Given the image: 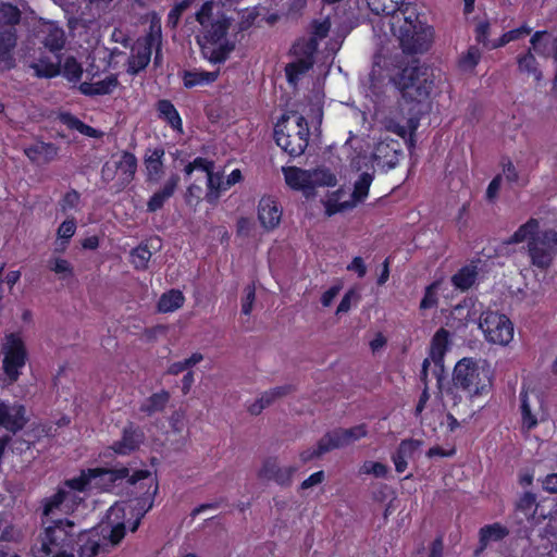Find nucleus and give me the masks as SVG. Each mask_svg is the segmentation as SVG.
<instances>
[{
    "mask_svg": "<svg viewBox=\"0 0 557 557\" xmlns=\"http://www.w3.org/2000/svg\"><path fill=\"white\" fill-rule=\"evenodd\" d=\"M420 442L413 438L403 440L396 450L392 454V461L395 470L398 473L405 472L408 467V458H411L414 451L419 448Z\"/></svg>",
    "mask_w": 557,
    "mask_h": 557,
    "instance_id": "aec40b11",
    "label": "nucleus"
},
{
    "mask_svg": "<svg viewBox=\"0 0 557 557\" xmlns=\"http://www.w3.org/2000/svg\"><path fill=\"white\" fill-rule=\"evenodd\" d=\"M227 190L223 173L210 172L207 175V193L205 199L210 205H215L221 197V193Z\"/></svg>",
    "mask_w": 557,
    "mask_h": 557,
    "instance_id": "72a5a7b5",
    "label": "nucleus"
},
{
    "mask_svg": "<svg viewBox=\"0 0 557 557\" xmlns=\"http://www.w3.org/2000/svg\"><path fill=\"white\" fill-rule=\"evenodd\" d=\"M178 182L180 177L177 174L171 175L163 187L149 198L147 202V211L157 212L162 209L165 201L174 195Z\"/></svg>",
    "mask_w": 557,
    "mask_h": 557,
    "instance_id": "5701e85b",
    "label": "nucleus"
},
{
    "mask_svg": "<svg viewBox=\"0 0 557 557\" xmlns=\"http://www.w3.org/2000/svg\"><path fill=\"white\" fill-rule=\"evenodd\" d=\"M164 156L165 150L161 146L147 150L144 163L150 180H157L163 173Z\"/></svg>",
    "mask_w": 557,
    "mask_h": 557,
    "instance_id": "c756f323",
    "label": "nucleus"
},
{
    "mask_svg": "<svg viewBox=\"0 0 557 557\" xmlns=\"http://www.w3.org/2000/svg\"><path fill=\"white\" fill-rule=\"evenodd\" d=\"M60 121L67 128L79 132L81 134L96 138L98 137V131L90 125L85 124L82 120L70 112H63L60 114Z\"/></svg>",
    "mask_w": 557,
    "mask_h": 557,
    "instance_id": "79ce46f5",
    "label": "nucleus"
},
{
    "mask_svg": "<svg viewBox=\"0 0 557 557\" xmlns=\"http://www.w3.org/2000/svg\"><path fill=\"white\" fill-rule=\"evenodd\" d=\"M287 126L277 124L274 128V140L276 145L289 157L296 158L301 156L309 144V126L307 120L302 115L296 117V126L293 132Z\"/></svg>",
    "mask_w": 557,
    "mask_h": 557,
    "instance_id": "6e6552de",
    "label": "nucleus"
},
{
    "mask_svg": "<svg viewBox=\"0 0 557 557\" xmlns=\"http://www.w3.org/2000/svg\"><path fill=\"white\" fill-rule=\"evenodd\" d=\"M510 534V530L500 522L485 524L480 528L478 536V546L474 550L475 556L481 555L492 543H498Z\"/></svg>",
    "mask_w": 557,
    "mask_h": 557,
    "instance_id": "f3484780",
    "label": "nucleus"
},
{
    "mask_svg": "<svg viewBox=\"0 0 557 557\" xmlns=\"http://www.w3.org/2000/svg\"><path fill=\"white\" fill-rule=\"evenodd\" d=\"M257 215L262 228L271 232L280 226L283 209L274 196L265 195L258 202Z\"/></svg>",
    "mask_w": 557,
    "mask_h": 557,
    "instance_id": "ddd939ff",
    "label": "nucleus"
},
{
    "mask_svg": "<svg viewBox=\"0 0 557 557\" xmlns=\"http://www.w3.org/2000/svg\"><path fill=\"white\" fill-rule=\"evenodd\" d=\"M22 20V12L11 2H0V26L15 28Z\"/></svg>",
    "mask_w": 557,
    "mask_h": 557,
    "instance_id": "37998d69",
    "label": "nucleus"
},
{
    "mask_svg": "<svg viewBox=\"0 0 557 557\" xmlns=\"http://www.w3.org/2000/svg\"><path fill=\"white\" fill-rule=\"evenodd\" d=\"M36 557H75L79 543V527L69 519H57L38 535Z\"/></svg>",
    "mask_w": 557,
    "mask_h": 557,
    "instance_id": "20e7f679",
    "label": "nucleus"
},
{
    "mask_svg": "<svg viewBox=\"0 0 557 557\" xmlns=\"http://www.w3.org/2000/svg\"><path fill=\"white\" fill-rule=\"evenodd\" d=\"M76 231V222L75 219H67L63 221L58 227V236L62 240L69 242L75 234Z\"/></svg>",
    "mask_w": 557,
    "mask_h": 557,
    "instance_id": "69168bd1",
    "label": "nucleus"
},
{
    "mask_svg": "<svg viewBox=\"0 0 557 557\" xmlns=\"http://www.w3.org/2000/svg\"><path fill=\"white\" fill-rule=\"evenodd\" d=\"M48 267L52 272L63 274V278L73 276V267L65 259L53 258L49 261Z\"/></svg>",
    "mask_w": 557,
    "mask_h": 557,
    "instance_id": "bf43d9fd",
    "label": "nucleus"
},
{
    "mask_svg": "<svg viewBox=\"0 0 557 557\" xmlns=\"http://www.w3.org/2000/svg\"><path fill=\"white\" fill-rule=\"evenodd\" d=\"M310 191L314 190L315 187H333L336 185L337 180L334 173L326 168H318L309 171Z\"/></svg>",
    "mask_w": 557,
    "mask_h": 557,
    "instance_id": "ea45409f",
    "label": "nucleus"
},
{
    "mask_svg": "<svg viewBox=\"0 0 557 557\" xmlns=\"http://www.w3.org/2000/svg\"><path fill=\"white\" fill-rule=\"evenodd\" d=\"M81 201V194L72 188L69 191H66L61 200L59 201L60 210L63 213H66L70 210L76 209Z\"/></svg>",
    "mask_w": 557,
    "mask_h": 557,
    "instance_id": "6e6d98bb",
    "label": "nucleus"
},
{
    "mask_svg": "<svg viewBox=\"0 0 557 557\" xmlns=\"http://www.w3.org/2000/svg\"><path fill=\"white\" fill-rule=\"evenodd\" d=\"M55 61H51L48 57H40L32 67L37 77L53 78L61 74V54H54Z\"/></svg>",
    "mask_w": 557,
    "mask_h": 557,
    "instance_id": "473e14b6",
    "label": "nucleus"
},
{
    "mask_svg": "<svg viewBox=\"0 0 557 557\" xmlns=\"http://www.w3.org/2000/svg\"><path fill=\"white\" fill-rule=\"evenodd\" d=\"M490 23L487 21L480 22L474 29L475 40L478 44L482 45L484 48L487 49L490 46Z\"/></svg>",
    "mask_w": 557,
    "mask_h": 557,
    "instance_id": "0e129e2a",
    "label": "nucleus"
},
{
    "mask_svg": "<svg viewBox=\"0 0 557 557\" xmlns=\"http://www.w3.org/2000/svg\"><path fill=\"white\" fill-rule=\"evenodd\" d=\"M203 359V356L200 352H194L190 357L182 360L173 362L168 368V373L171 375H178L184 371L190 370L194 366L199 363Z\"/></svg>",
    "mask_w": 557,
    "mask_h": 557,
    "instance_id": "864d4df0",
    "label": "nucleus"
},
{
    "mask_svg": "<svg viewBox=\"0 0 557 557\" xmlns=\"http://www.w3.org/2000/svg\"><path fill=\"white\" fill-rule=\"evenodd\" d=\"M59 148L53 143L37 141L24 149L25 156L33 162L40 156H45L47 162L52 161L58 156Z\"/></svg>",
    "mask_w": 557,
    "mask_h": 557,
    "instance_id": "f704fd0d",
    "label": "nucleus"
},
{
    "mask_svg": "<svg viewBox=\"0 0 557 557\" xmlns=\"http://www.w3.org/2000/svg\"><path fill=\"white\" fill-rule=\"evenodd\" d=\"M280 469L277 459L275 457L267 458L261 469L258 472V476L260 479L273 481V475H275L276 471Z\"/></svg>",
    "mask_w": 557,
    "mask_h": 557,
    "instance_id": "052dcab7",
    "label": "nucleus"
},
{
    "mask_svg": "<svg viewBox=\"0 0 557 557\" xmlns=\"http://www.w3.org/2000/svg\"><path fill=\"white\" fill-rule=\"evenodd\" d=\"M521 428L525 431L535 429L539 424L537 412L535 407L530 403L528 392L522 389L519 394Z\"/></svg>",
    "mask_w": 557,
    "mask_h": 557,
    "instance_id": "c85d7f7f",
    "label": "nucleus"
},
{
    "mask_svg": "<svg viewBox=\"0 0 557 557\" xmlns=\"http://www.w3.org/2000/svg\"><path fill=\"white\" fill-rule=\"evenodd\" d=\"M517 64L521 73L533 75L536 82L542 79V71L539 69V63L532 53L531 48H529L527 52L517 57Z\"/></svg>",
    "mask_w": 557,
    "mask_h": 557,
    "instance_id": "58836bf2",
    "label": "nucleus"
},
{
    "mask_svg": "<svg viewBox=\"0 0 557 557\" xmlns=\"http://www.w3.org/2000/svg\"><path fill=\"white\" fill-rule=\"evenodd\" d=\"M117 168L119 178L113 185L115 193L124 190L135 178L137 171V158L129 151H122L120 160L114 162Z\"/></svg>",
    "mask_w": 557,
    "mask_h": 557,
    "instance_id": "dca6fc26",
    "label": "nucleus"
},
{
    "mask_svg": "<svg viewBox=\"0 0 557 557\" xmlns=\"http://www.w3.org/2000/svg\"><path fill=\"white\" fill-rule=\"evenodd\" d=\"M547 35L546 30H536L531 39L530 42L532 45V49L537 53L540 57H548L549 54V48L548 42L543 41L542 38Z\"/></svg>",
    "mask_w": 557,
    "mask_h": 557,
    "instance_id": "13d9d810",
    "label": "nucleus"
},
{
    "mask_svg": "<svg viewBox=\"0 0 557 557\" xmlns=\"http://www.w3.org/2000/svg\"><path fill=\"white\" fill-rule=\"evenodd\" d=\"M42 44L53 54H60L65 46L64 29L54 23H50Z\"/></svg>",
    "mask_w": 557,
    "mask_h": 557,
    "instance_id": "2f4dec72",
    "label": "nucleus"
},
{
    "mask_svg": "<svg viewBox=\"0 0 557 557\" xmlns=\"http://www.w3.org/2000/svg\"><path fill=\"white\" fill-rule=\"evenodd\" d=\"M442 281L435 280L424 288L423 297L420 301L419 309L426 311L430 309L437 308L438 306V290L441 288Z\"/></svg>",
    "mask_w": 557,
    "mask_h": 557,
    "instance_id": "a18cd8bd",
    "label": "nucleus"
},
{
    "mask_svg": "<svg viewBox=\"0 0 557 557\" xmlns=\"http://www.w3.org/2000/svg\"><path fill=\"white\" fill-rule=\"evenodd\" d=\"M286 184L295 190L310 191L309 170L297 166L283 169Z\"/></svg>",
    "mask_w": 557,
    "mask_h": 557,
    "instance_id": "cd10ccee",
    "label": "nucleus"
},
{
    "mask_svg": "<svg viewBox=\"0 0 557 557\" xmlns=\"http://www.w3.org/2000/svg\"><path fill=\"white\" fill-rule=\"evenodd\" d=\"M219 77V71L208 72L203 70H185L182 73V81L185 88H194L214 83Z\"/></svg>",
    "mask_w": 557,
    "mask_h": 557,
    "instance_id": "393cba45",
    "label": "nucleus"
},
{
    "mask_svg": "<svg viewBox=\"0 0 557 557\" xmlns=\"http://www.w3.org/2000/svg\"><path fill=\"white\" fill-rule=\"evenodd\" d=\"M556 252L557 232L553 228L543 231L537 239L528 243L530 262L542 271L553 264Z\"/></svg>",
    "mask_w": 557,
    "mask_h": 557,
    "instance_id": "9d476101",
    "label": "nucleus"
},
{
    "mask_svg": "<svg viewBox=\"0 0 557 557\" xmlns=\"http://www.w3.org/2000/svg\"><path fill=\"white\" fill-rule=\"evenodd\" d=\"M151 256L152 253L146 245H139L131 251V263L136 270H146Z\"/></svg>",
    "mask_w": 557,
    "mask_h": 557,
    "instance_id": "3c124183",
    "label": "nucleus"
},
{
    "mask_svg": "<svg viewBox=\"0 0 557 557\" xmlns=\"http://www.w3.org/2000/svg\"><path fill=\"white\" fill-rule=\"evenodd\" d=\"M141 481L148 482L140 483V485H147V490L135 499L136 505L134 511H136V519H134L128 525L131 532H135L138 529L141 519L152 508L154 497L159 491L158 480L157 478H152L151 474L149 478L143 479Z\"/></svg>",
    "mask_w": 557,
    "mask_h": 557,
    "instance_id": "4468645a",
    "label": "nucleus"
},
{
    "mask_svg": "<svg viewBox=\"0 0 557 557\" xmlns=\"http://www.w3.org/2000/svg\"><path fill=\"white\" fill-rule=\"evenodd\" d=\"M154 41L156 37L154 34L151 32L150 34H148L146 38V44L133 51L127 63L128 74L137 75L139 72L144 71L148 66L151 60L152 47L154 45Z\"/></svg>",
    "mask_w": 557,
    "mask_h": 557,
    "instance_id": "a211bd4d",
    "label": "nucleus"
},
{
    "mask_svg": "<svg viewBox=\"0 0 557 557\" xmlns=\"http://www.w3.org/2000/svg\"><path fill=\"white\" fill-rule=\"evenodd\" d=\"M372 181L373 175L368 172H363L359 175L351 194L354 202H362L368 197Z\"/></svg>",
    "mask_w": 557,
    "mask_h": 557,
    "instance_id": "09e8293b",
    "label": "nucleus"
},
{
    "mask_svg": "<svg viewBox=\"0 0 557 557\" xmlns=\"http://www.w3.org/2000/svg\"><path fill=\"white\" fill-rule=\"evenodd\" d=\"M292 387L289 385L277 386L268 392H264L259 398L264 405L270 406L276 398L287 395Z\"/></svg>",
    "mask_w": 557,
    "mask_h": 557,
    "instance_id": "e2e57ef3",
    "label": "nucleus"
},
{
    "mask_svg": "<svg viewBox=\"0 0 557 557\" xmlns=\"http://www.w3.org/2000/svg\"><path fill=\"white\" fill-rule=\"evenodd\" d=\"M63 76L71 83H78L83 75V67L74 57H67L61 67Z\"/></svg>",
    "mask_w": 557,
    "mask_h": 557,
    "instance_id": "8fccbe9b",
    "label": "nucleus"
},
{
    "mask_svg": "<svg viewBox=\"0 0 557 557\" xmlns=\"http://www.w3.org/2000/svg\"><path fill=\"white\" fill-rule=\"evenodd\" d=\"M367 3L373 14L393 17L392 30L404 53H424L430 49L433 28L421 18L416 4L404 0H367Z\"/></svg>",
    "mask_w": 557,
    "mask_h": 557,
    "instance_id": "f257e3e1",
    "label": "nucleus"
},
{
    "mask_svg": "<svg viewBox=\"0 0 557 557\" xmlns=\"http://www.w3.org/2000/svg\"><path fill=\"white\" fill-rule=\"evenodd\" d=\"M26 410L23 405L13 408V412L8 409V418L4 419L3 428L12 433H16L24 429L27 423L25 417Z\"/></svg>",
    "mask_w": 557,
    "mask_h": 557,
    "instance_id": "c03bdc74",
    "label": "nucleus"
},
{
    "mask_svg": "<svg viewBox=\"0 0 557 557\" xmlns=\"http://www.w3.org/2000/svg\"><path fill=\"white\" fill-rule=\"evenodd\" d=\"M516 508L528 519L533 518L537 509L535 494L532 492H524L517 502Z\"/></svg>",
    "mask_w": 557,
    "mask_h": 557,
    "instance_id": "603ef678",
    "label": "nucleus"
},
{
    "mask_svg": "<svg viewBox=\"0 0 557 557\" xmlns=\"http://www.w3.org/2000/svg\"><path fill=\"white\" fill-rule=\"evenodd\" d=\"M117 77L111 74L95 83L83 82L78 86V90L81 94L88 97L104 96L110 95L117 87Z\"/></svg>",
    "mask_w": 557,
    "mask_h": 557,
    "instance_id": "4be33fe9",
    "label": "nucleus"
},
{
    "mask_svg": "<svg viewBox=\"0 0 557 557\" xmlns=\"http://www.w3.org/2000/svg\"><path fill=\"white\" fill-rule=\"evenodd\" d=\"M76 550L79 557H95L100 550V544L79 529V543L76 545Z\"/></svg>",
    "mask_w": 557,
    "mask_h": 557,
    "instance_id": "de8ad7c7",
    "label": "nucleus"
},
{
    "mask_svg": "<svg viewBox=\"0 0 557 557\" xmlns=\"http://www.w3.org/2000/svg\"><path fill=\"white\" fill-rule=\"evenodd\" d=\"M94 468L82 470L79 475L65 481V485L73 491L86 492L95 488V480H97V472Z\"/></svg>",
    "mask_w": 557,
    "mask_h": 557,
    "instance_id": "c9c22d12",
    "label": "nucleus"
},
{
    "mask_svg": "<svg viewBox=\"0 0 557 557\" xmlns=\"http://www.w3.org/2000/svg\"><path fill=\"white\" fill-rule=\"evenodd\" d=\"M144 440V432L133 422H128L123 431L122 437L115 441L111 448L117 455H129L134 450L138 449Z\"/></svg>",
    "mask_w": 557,
    "mask_h": 557,
    "instance_id": "2eb2a0df",
    "label": "nucleus"
},
{
    "mask_svg": "<svg viewBox=\"0 0 557 557\" xmlns=\"http://www.w3.org/2000/svg\"><path fill=\"white\" fill-rule=\"evenodd\" d=\"M368 435V429L364 423L351 426L349 429L336 428L326 432L317 444L315 448H308L300 453L299 457L304 463H307L322 455L337 448H342L351 442L363 438Z\"/></svg>",
    "mask_w": 557,
    "mask_h": 557,
    "instance_id": "0eeeda50",
    "label": "nucleus"
},
{
    "mask_svg": "<svg viewBox=\"0 0 557 557\" xmlns=\"http://www.w3.org/2000/svg\"><path fill=\"white\" fill-rule=\"evenodd\" d=\"M214 8L215 3L208 0L195 13V20L200 26L196 42L203 59L212 64H221L235 50V42L227 38L233 17L221 10L214 12Z\"/></svg>",
    "mask_w": 557,
    "mask_h": 557,
    "instance_id": "f03ea898",
    "label": "nucleus"
},
{
    "mask_svg": "<svg viewBox=\"0 0 557 557\" xmlns=\"http://www.w3.org/2000/svg\"><path fill=\"white\" fill-rule=\"evenodd\" d=\"M190 5V0H182L176 3L169 12L168 20L172 22L173 25H176L180 16L186 11Z\"/></svg>",
    "mask_w": 557,
    "mask_h": 557,
    "instance_id": "774afa93",
    "label": "nucleus"
},
{
    "mask_svg": "<svg viewBox=\"0 0 557 557\" xmlns=\"http://www.w3.org/2000/svg\"><path fill=\"white\" fill-rule=\"evenodd\" d=\"M482 59V51L475 45L470 46L467 51L462 52L456 62L457 69L463 74H473L475 67Z\"/></svg>",
    "mask_w": 557,
    "mask_h": 557,
    "instance_id": "7c9ffc66",
    "label": "nucleus"
},
{
    "mask_svg": "<svg viewBox=\"0 0 557 557\" xmlns=\"http://www.w3.org/2000/svg\"><path fill=\"white\" fill-rule=\"evenodd\" d=\"M17 45V30L4 28L0 30V63L8 69L14 65L13 51Z\"/></svg>",
    "mask_w": 557,
    "mask_h": 557,
    "instance_id": "412c9836",
    "label": "nucleus"
},
{
    "mask_svg": "<svg viewBox=\"0 0 557 557\" xmlns=\"http://www.w3.org/2000/svg\"><path fill=\"white\" fill-rule=\"evenodd\" d=\"M451 345L450 332L440 327L431 338L429 359L433 361V375L436 379L437 387L441 389L445 379L444 357Z\"/></svg>",
    "mask_w": 557,
    "mask_h": 557,
    "instance_id": "f8f14e48",
    "label": "nucleus"
},
{
    "mask_svg": "<svg viewBox=\"0 0 557 557\" xmlns=\"http://www.w3.org/2000/svg\"><path fill=\"white\" fill-rule=\"evenodd\" d=\"M0 352L2 355L0 386L8 387L20 380L28 361V351L18 333H9L3 338Z\"/></svg>",
    "mask_w": 557,
    "mask_h": 557,
    "instance_id": "423d86ee",
    "label": "nucleus"
},
{
    "mask_svg": "<svg viewBox=\"0 0 557 557\" xmlns=\"http://www.w3.org/2000/svg\"><path fill=\"white\" fill-rule=\"evenodd\" d=\"M542 232H540V221L535 218H530L525 223L520 225L517 231L508 238L507 244L517 245L523 242H532L537 239Z\"/></svg>",
    "mask_w": 557,
    "mask_h": 557,
    "instance_id": "b1692460",
    "label": "nucleus"
},
{
    "mask_svg": "<svg viewBox=\"0 0 557 557\" xmlns=\"http://www.w3.org/2000/svg\"><path fill=\"white\" fill-rule=\"evenodd\" d=\"M358 298L359 295L355 289L347 290L337 306L336 314L348 312L351 308V300Z\"/></svg>",
    "mask_w": 557,
    "mask_h": 557,
    "instance_id": "338daca9",
    "label": "nucleus"
},
{
    "mask_svg": "<svg viewBox=\"0 0 557 557\" xmlns=\"http://www.w3.org/2000/svg\"><path fill=\"white\" fill-rule=\"evenodd\" d=\"M361 473L372 474L375 478L385 479L389 472V468L380 461H366L361 469Z\"/></svg>",
    "mask_w": 557,
    "mask_h": 557,
    "instance_id": "5fc2aeb1",
    "label": "nucleus"
},
{
    "mask_svg": "<svg viewBox=\"0 0 557 557\" xmlns=\"http://www.w3.org/2000/svg\"><path fill=\"white\" fill-rule=\"evenodd\" d=\"M99 470L97 472V480H95V488L104 492H112L119 482L126 480L129 485H135L143 479L150 476V471L147 469H139L132 474L127 467L120 468H94Z\"/></svg>",
    "mask_w": 557,
    "mask_h": 557,
    "instance_id": "9b49d317",
    "label": "nucleus"
},
{
    "mask_svg": "<svg viewBox=\"0 0 557 557\" xmlns=\"http://www.w3.org/2000/svg\"><path fill=\"white\" fill-rule=\"evenodd\" d=\"M480 330L488 343L506 346L513 338V324L510 319L496 311H485L481 314Z\"/></svg>",
    "mask_w": 557,
    "mask_h": 557,
    "instance_id": "1a4fd4ad",
    "label": "nucleus"
},
{
    "mask_svg": "<svg viewBox=\"0 0 557 557\" xmlns=\"http://www.w3.org/2000/svg\"><path fill=\"white\" fill-rule=\"evenodd\" d=\"M158 117L165 122L174 132L183 134V120L180 112L169 99H160L156 103Z\"/></svg>",
    "mask_w": 557,
    "mask_h": 557,
    "instance_id": "6ab92c4d",
    "label": "nucleus"
},
{
    "mask_svg": "<svg viewBox=\"0 0 557 557\" xmlns=\"http://www.w3.org/2000/svg\"><path fill=\"white\" fill-rule=\"evenodd\" d=\"M478 276L475 267L463 265L451 276V284L462 292L468 290L473 286Z\"/></svg>",
    "mask_w": 557,
    "mask_h": 557,
    "instance_id": "4c0bfd02",
    "label": "nucleus"
},
{
    "mask_svg": "<svg viewBox=\"0 0 557 557\" xmlns=\"http://www.w3.org/2000/svg\"><path fill=\"white\" fill-rule=\"evenodd\" d=\"M70 496V492L65 488L59 487L57 492L42 499V516L48 517L55 511H62L64 502Z\"/></svg>",
    "mask_w": 557,
    "mask_h": 557,
    "instance_id": "a19ab883",
    "label": "nucleus"
},
{
    "mask_svg": "<svg viewBox=\"0 0 557 557\" xmlns=\"http://www.w3.org/2000/svg\"><path fill=\"white\" fill-rule=\"evenodd\" d=\"M170 399V392L161 389L160 392L153 393L148 398H146L145 401L140 405L139 411L148 417H151L154 413L164 411Z\"/></svg>",
    "mask_w": 557,
    "mask_h": 557,
    "instance_id": "bb28decb",
    "label": "nucleus"
},
{
    "mask_svg": "<svg viewBox=\"0 0 557 557\" xmlns=\"http://www.w3.org/2000/svg\"><path fill=\"white\" fill-rule=\"evenodd\" d=\"M319 44L315 39L300 37L292 45L289 54L296 60H305L314 63V54L318 51Z\"/></svg>",
    "mask_w": 557,
    "mask_h": 557,
    "instance_id": "a878e982",
    "label": "nucleus"
},
{
    "mask_svg": "<svg viewBox=\"0 0 557 557\" xmlns=\"http://www.w3.org/2000/svg\"><path fill=\"white\" fill-rule=\"evenodd\" d=\"M313 67V62H307L305 60H294L285 66V75L289 84H296L300 76L306 74Z\"/></svg>",
    "mask_w": 557,
    "mask_h": 557,
    "instance_id": "49530a36",
    "label": "nucleus"
},
{
    "mask_svg": "<svg viewBox=\"0 0 557 557\" xmlns=\"http://www.w3.org/2000/svg\"><path fill=\"white\" fill-rule=\"evenodd\" d=\"M297 468L294 466L281 468L273 475V481L280 486H289Z\"/></svg>",
    "mask_w": 557,
    "mask_h": 557,
    "instance_id": "680f3d73",
    "label": "nucleus"
},
{
    "mask_svg": "<svg viewBox=\"0 0 557 557\" xmlns=\"http://www.w3.org/2000/svg\"><path fill=\"white\" fill-rule=\"evenodd\" d=\"M184 302L185 296L181 290L170 289L160 296L157 308L159 312L169 313L183 307Z\"/></svg>",
    "mask_w": 557,
    "mask_h": 557,
    "instance_id": "e433bc0d",
    "label": "nucleus"
},
{
    "mask_svg": "<svg viewBox=\"0 0 557 557\" xmlns=\"http://www.w3.org/2000/svg\"><path fill=\"white\" fill-rule=\"evenodd\" d=\"M494 370L486 360L463 357L454 367L451 386L447 388L446 395L453 400V406L461 403L462 392L467 398L473 400L487 396L493 389Z\"/></svg>",
    "mask_w": 557,
    "mask_h": 557,
    "instance_id": "7ed1b4c3",
    "label": "nucleus"
},
{
    "mask_svg": "<svg viewBox=\"0 0 557 557\" xmlns=\"http://www.w3.org/2000/svg\"><path fill=\"white\" fill-rule=\"evenodd\" d=\"M429 67L412 61L405 66L395 78V85L406 101L421 103L429 99L433 88V79Z\"/></svg>",
    "mask_w": 557,
    "mask_h": 557,
    "instance_id": "39448f33",
    "label": "nucleus"
},
{
    "mask_svg": "<svg viewBox=\"0 0 557 557\" xmlns=\"http://www.w3.org/2000/svg\"><path fill=\"white\" fill-rule=\"evenodd\" d=\"M331 28V24L329 20H313L310 24V37H307L308 39H315V41L319 44V40L325 38L329 35Z\"/></svg>",
    "mask_w": 557,
    "mask_h": 557,
    "instance_id": "4d7b16f0",
    "label": "nucleus"
}]
</instances>
